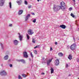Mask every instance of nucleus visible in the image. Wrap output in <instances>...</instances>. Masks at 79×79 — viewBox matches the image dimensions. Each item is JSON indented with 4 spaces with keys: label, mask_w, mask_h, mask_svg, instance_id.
I'll use <instances>...</instances> for the list:
<instances>
[{
    "label": "nucleus",
    "mask_w": 79,
    "mask_h": 79,
    "mask_svg": "<svg viewBox=\"0 0 79 79\" xmlns=\"http://www.w3.org/2000/svg\"><path fill=\"white\" fill-rule=\"evenodd\" d=\"M27 32L28 34L29 35H32L33 34H34V31L30 29L27 31Z\"/></svg>",
    "instance_id": "obj_5"
},
{
    "label": "nucleus",
    "mask_w": 79,
    "mask_h": 79,
    "mask_svg": "<svg viewBox=\"0 0 79 79\" xmlns=\"http://www.w3.org/2000/svg\"><path fill=\"white\" fill-rule=\"evenodd\" d=\"M36 48H37V46H36V47H34V48L35 49Z\"/></svg>",
    "instance_id": "obj_44"
},
{
    "label": "nucleus",
    "mask_w": 79,
    "mask_h": 79,
    "mask_svg": "<svg viewBox=\"0 0 79 79\" xmlns=\"http://www.w3.org/2000/svg\"><path fill=\"white\" fill-rule=\"evenodd\" d=\"M33 23H35L36 22V19H35L33 21Z\"/></svg>",
    "instance_id": "obj_29"
},
{
    "label": "nucleus",
    "mask_w": 79,
    "mask_h": 79,
    "mask_svg": "<svg viewBox=\"0 0 79 79\" xmlns=\"http://www.w3.org/2000/svg\"><path fill=\"white\" fill-rule=\"evenodd\" d=\"M41 74H43V75L45 74V73H42Z\"/></svg>",
    "instance_id": "obj_49"
},
{
    "label": "nucleus",
    "mask_w": 79,
    "mask_h": 79,
    "mask_svg": "<svg viewBox=\"0 0 79 79\" xmlns=\"http://www.w3.org/2000/svg\"><path fill=\"white\" fill-rule=\"evenodd\" d=\"M52 59H51L47 60V63L48 65H49V64H50V62L52 60Z\"/></svg>",
    "instance_id": "obj_10"
},
{
    "label": "nucleus",
    "mask_w": 79,
    "mask_h": 79,
    "mask_svg": "<svg viewBox=\"0 0 79 79\" xmlns=\"http://www.w3.org/2000/svg\"><path fill=\"white\" fill-rule=\"evenodd\" d=\"M0 75L1 76H6V72L5 70H3L0 72Z\"/></svg>",
    "instance_id": "obj_3"
},
{
    "label": "nucleus",
    "mask_w": 79,
    "mask_h": 79,
    "mask_svg": "<svg viewBox=\"0 0 79 79\" xmlns=\"http://www.w3.org/2000/svg\"><path fill=\"white\" fill-rule=\"evenodd\" d=\"M60 6H54V7L53 8V10L55 11H58V10H59L61 9V8H60Z\"/></svg>",
    "instance_id": "obj_2"
},
{
    "label": "nucleus",
    "mask_w": 79,
    "mask_h": 79,
    "mask_svg": "<svg viewBox=\"0 0 79 79\" xmlns=\"http://www.w3.org/2000/svg\"><path fill=\"white\" fill-rule=\"evenodd\" d=\"M71 76V75H69V76Z\"/></svg>",
    "instance_id": "obj_55"
},
{
    "label": "nucleus",
    "mask_w": 79,
    "mask_h": 79,
    "mask_svg": "<svg viewBox=\"0 0 79 79\" xmlns=\"http://www.w3.org/2000/svg\"><path fill=\"white\" fill-rule=\"evenodd\" d=\"M38 2H39V1H41V0H37Z\"/></svg>",
    "instance_id": "obj_50"
},
{
    "label": "nucleus",
    "mask_w": 79,
    "mask_h": 79,
    "mask_svg": "<svg viewBox=\"0 0 79 79\" xmlns=\"http://www.w3.org/2000/svg\"><path fill=\"white\" fill-rule=\"evenodd\" d=\"M34 53L35 54H37V51L36 50H34Z\"/></svg>",
    "instance_id": "obj_31"
},
{
    "label": "nucleus",
    "mask_w": 79,
    "mask_h": 79,
    "mask_svg": "<svg viewBox=\"0 0 79 79\" xmlns=\"http://www.w3.org/2000/svg\"><path fill=\"white\" fill-rule=\"evenodd\" d=\"M60 63V61H59V60L57 59H56L55 62V65L56 66H58V65H59V63Z\"/></svg>",
    "instance_id": "obj_7"
},
{
    "label": "nucleus",
    "mask_w": 79,
    "mask_h": 79,
    "mask_svg": "<svg viewBox=\"0 0 79 79\" xmlns=\"http://www.w3.org/2000/svg\"><path fill=\"white\" fill-rule=\"evenodd\" d=\"M60 5L61 6H60V9L63 11H64L65 9H66V7H65L66 4L64 2H60Z\"/></svg>",
    "instance_id": "obj_1"
},
{
    "label": "nucleus",
    "mask_w": 79,
    "mask_h": 79,
    "mask_svg": "<svg viewBox=\"0 0 79 79\" xmlns=\"http://www.w3.org/2000/svg\"><path fill=\"white\" fill-rule=\"evenodd\" d=\"M23 56L25 58H28V55H27V52L26 51H24L23 52Z\"/></svg>",
    "instance_id": "obj_6"
},
{
    "label": "nucleus",
    "mask_w": 79,
    "mask_h": 79,
    "mask_svg": "<svg viewBox=\"0 0 79 79\" xmlns=\"http://www.w3.org/2000/svg\"><path fill=\"white\" fill-rule=\"evenodd\" d=\"M9 6L10 8H11V2L9 3Z\"/></svg>",
    "instance_id": "obj_24"
},
{
    "label": "nucleus",
    "mask_w": 79,
    "mask_h": 79,
    "mask_svg": "<svg viewBox=\"0 0 79 79\" xmlns=\"http://www.w3.org/2000/svg\"><path fill=\"white\" fill-rule=\"evenodd\" d=\"M5 2V0H0V6H3Z\"/></svg>",
    "instance_id": "obj_9"
},
{
    "label": "nucleus",
    "mask_w": 79,
    "mask_h": 79,
    "mask_svg": "<svg viewBox=\"0 0 79 79\" xmlns=\"http://www.w3.org/2000/svg\"><path fill=\"white\" fill-rule=\"evenodd\" d=\"M36 46H37V48H39V47H40V46L39 45H37Z\"/></svg>",
    "instance_id": "obj_47"
},
{
    "label": "nucleus",
    "mask_w": 79,
    "mask_h": 79,
    "mask_svg": "<svg viewBox=\"0 0 79 79\" xmlns=\"http://www.w3.org/2000/svg\"><path fill=\"white\" fill-rule=\"evenodd\" d=\"M53 50V49H52V48H50V50L51 51H52V50Z\"/></svg>",
    "instance_id": "obj_46"
},
{
    "label": "nucleus",
    "mask_w": 79,
    "mask_h": 79,
    "mask_svg": "<svg viewBox=\"0 0 79 79\" xmlns=\"http://www.w3.org/2000/svg\"><path fill=\"white\" fill-rule=\"evenodd\" d=\"M68 58L70 60H71L72 59V55H69V57H68Z\"/></svg>",
    "instance_id": "obj_14"
},
{
    "label": "nucleus",
    "mask_w": 79,
    "mask_h": 79,
    "mask_svg": "<svg viewBox=\"0 0 79 79\" xmlns=\"http://www.w3.org/2000/svg\"><path fill=\"white\" fill-rule=\"evenodd\" d=\"M22 76L23 77H26V75L25 74H22Z\"/></svg>",
    "instance_id": "obj_23"
},
{
    "label": "nucleus",
    "mask_w": 79,
    "mask_h": 79,
    "mask_svg": "<svg viewBox=\"0 0 79 79\" xmlns=\"http://www.w3.org/2000/svg\"><path fill=\"white\" fill-rule=\"evenodd\" d=\"M20 61H21V62H22L23 63H24V64L26 63V62H25V61L24 60H20Z\"/></svg>",
    "instance_id": "obj_16"
},
{
    "label": "nucleus",
    "mask_w": 79,
    "mask_h": 79,
    "mask_svg": "<svg viewBox=\"0 0 79 79\" xmlns=\"http://www.w3.org/2000/svg\"><path fill=\"white\" fill-rule=\"evenodd\" d=\"M23 35H20V41H21L23 40Z\"/></svg>",
    "instance_id": "obj_18"
},
{
    "label": "nucleus",
    "mask_w": 79,
    "mask_h": 79,
    "mask_svg": "<svg viewBox=\"0 0 79 79\" xmlns=\"http://www.w3.org/2000/svg\"><path fill=\"white\" fill-rule=\"evenodd\" d=\"M42 61H43L42 63H45V59H44V58H43L41 60Z\"/></svg>",
    "instance_id": "obj_21"
},
{
    "label": "nucleus",
    "mask_w": 79,
    "mask_h": 79,
    "mask_svg": "<svg viewBox=\"0 0 79 79\" xmlns=\"http://www.w3.org/2000/svg\"><path fill=\"white\" fill-rule=\"evenodd\" d=\"M31 14L32 15H35V14L34 13H31Z\"/></svg>",
    "instance_id": "obj_40"
},
{
    "label": "nucleus",
    "mask_w": 79,
    "mask_h": 79,
    "mask_svg": "<svg viewBox=\"0 0 79 79\" xmlns=\"http://www.w3.org/2000/svg\"><path fill=\"white\" fill-rule=\"evenodd\" d=\"M18 34L19 35V40H20V33H18Z\"/></svg>",
    "instance_id": "obj_28"
},
{
    "label": "nucleus",
    "mask_w": 79,
    "mask_h": 79,
    "mask_svg": "<svg viewBox=\"0 0 79 79\" xmlns=\"http://www.w3.org/2000/svg\"><path fill=\"white\" fill-rule=\"evenodd\" d=\"M27 37L28 40L30 38V37L29 36V35H28V34H27Z\"/></svg>",
    "instance_id": "obj_22"
},
{
    "label": "nucleus",
    "mask_w": 79,
    "mask_h": 79,
    "mask_svg": "<svg viewBox=\"0 0 79 79\" xmlns=\"http://www.w3.org/2000/svg\"><path fill=\"white\" fill-rule=\"evenodd\" d=\"M20 2H22V0H20Z\"/></svg>",
    "instance_id": "obj_53"
},
{
    "label": "nucleus",
    "mask_w": 79,
    "mask_h": 79,
    "mask_svg": "<svg viewBox=\"0 0 79 79\" xmlns=\"http://www.w3.org/2000/svg\"><path fill=\"white\" fill-rule=\"evenodd\" d=\"M73 2H75V0H72Z\"/></svg>",
    "instance_id": "obj_52"
},
{
    "label": "nucleus",
    "mask_w": 79,
    "mask_h": 79,
    "mask_svg": "<svg viewBox=\"0 0 79 79\" xmlns=\"http://www.w3.org/2000/svg\"><path fill=\"white\" fill-rule=\"evenodd\" d=\"M17 61H19V62H20V60H17Z\"/></svg>",
    "instance_id": "obj_48"
},
{
    "label": "nucleus",
    "mask_w": 79,
    "mask_h": 79,
    "mask_svg": "<svg viewBox=\"0 0 79 79\" xmlns=\"http://www.w3.org/2000/svg\"><path fill=\"white\" fill-rule=\"evenodd\" d=\"M75 47H76V44H73L70 46V49L72 50H75Z\"/></svg>",
    "instance_id": "obj_4"
},
{
    "label": "nucleus",
    "mask_w": 79,
    "mask_h": 79,
    "mask_svg": "<svg viewBox=\"0 0 79 79\" xmlns=\"http://www.w3.org/2000/svg\"><path fill=\"white\" fill-rule=\"evenodd\" d=\"M31 57H33L34 56L33 55L32 53V52H31Z\"/></svg>",
    "instance_id": "obj_30"
},
{
    "label": "nucleus",
    "mask_w": 79,
    "mask_h": 79,
    "mask_svg": "<svg viewBox=\"0 0 79 79\" xmlns=\"http://www.w3.org/2000/svg\"><path fill=\"white\" fill-rule=\"evenodd\" d=\"M54 71V70H53V69L52 68H51V73H53V72Z\"/></svg>",
    "instance_id": "obj_17"
},
{
    "label": "nucleus",
    "mask_w": 79,
    "mask_h": 79,
    "mask_svg": "<svg viewBox=\"0 0 79 79\" xmlns=\"http://www.w3.org/2000/svg\"><path fill=\"white\" fill-rule=\"evenodd\" d=\"M58 55L59 56H63V54L61 52L58 53Z\"/></svg>",
    "instance_id": "obj_15"
},
{
    "label": "nucleus",
    "mask_w": 79,
    "mask_h": 79,
    "mask_svg": "<svg viewBox=\"0 0 79 79\" xmlns=\"http://www.w3.org/2000/svg\"><path fill=\"white\" fill-rule=\"evenodd\" d=\"M55 44L56 45H57V44H58V43H57V42H56L55 43Z\"/></svg>",
    "instance_id": "obj_43"
},
{
    "label": "nucleus",
    "mask_w": 79,
    "mask_h": 79,
    "mask_svg": "<svg viewBox=\"0 0 79 79\" xmlns=\"http://www.w3.org/2000/svg\"><path fill=\"white\" fill-rule=\"evenodd\" d=\"M18 14L19 15H20V10H19V11L18 13Z\"/></svg>",
    "instance_id": "obj_34"
},
{
    "label": "nucleus",
    "mask_w": 79,
    "mask_h": 79,
    "mask_svg": "<svg viewBox=\"0 0 79 79\" xmlns=\"http://www.w3.org/2000/svg\"><path fill=\"white\" fill-rule=\"evenodd\" d=\"M69 66V65L68 64H66V68H68Z\"/></svg>",
    "instance_id": "obj_36"
},
{
    "label": "nucleus",
    "mask_w": 79,
    "mask_h": 79,
    "mask_svg": "<svg viewBox=\"0 0 79 79\" xmlns=\"http://www.w3.org/2000/svg\"><path fill=\"white\" fill-rule=\"evenodd\" d=\"M18 78H19V79H20V75H19Z\"/></svg>",
    "instance_id": "obj_42"
},
{
    "label": "nucleus",
    "mask_w": 79,
    "mask_h": 79,
    "mask_svg": "<svg viewBox=\"0 0 79 79\" xmlns=\"http://www.w3.org/2000/svg\"><path fill=\"white\" fill-rule=\"evenodd\" d=\"M70 15L71 16L73 17V18H74V17H75V16L73 13H71Z\"/></svg>",
    "instance_id": "obj_20"
},
{
    "label": "nucleus",
    "mask_w": 79,
    "mask_h": 79,
    "mask_svg": "<svg viewBox=\"0 0 79 79\" xmlns=\"http://www.w3.org/2000/svg\"><path fill=\"white\" fill-rule=\"evenodd\" d=\"M1 46L2 47V48H3V44L1 43Z\"/></svg>",
    "instance_id": "obj_35"
},
{
    "label": "nucleus",
    "mask_w": 79,
    "mask_h": 79,
    "mask_svg": "<svg viewBox=\"0 0 79 79\" xmlns=\"http://www.w3.org/2000/svg\"><path fill=\"white\" fill-rule=\"evenodd\" d=\"M28 8H32V6L30 5L28 7Z\"/></svg>",
    "instance_id": "obj_32"
},
{
    "label": "nucleus",
    "mask_w": 79,
    "mask_h": 79,
    "mask_svg": "<svg viewBox=\"0 0 79 79\" xmlns=\"http://www.w3.org/2000/svg\"><path fill=\"white\" fill-rule=\"evenodd\" d=\"M9 66H10V67H12V64H10Z\"/></svg>",
    "instance_id": "obj_39"
},
{
    "label": "nucleus",
    "mask_w": 79,
    "mask_h": 79,
    "mask_svg": "<svg viewBox=\"0 0 79 79\" xmlns=\"http://www.w3.org/2000/svg\"><path fill=\"white\" fill-rule=\"evenodd\" d=\"M23 10H20V15H21L23 13Z\"/></svg>",
    "instance_id": "obj_27"
},
{
    "label": "nucleus",
    "mask_w": 79,
    "mask_h": 79,
    "mask_svg": "<svg viewBox=\"0 0 79 79\" xmlns=\"http://www.w3.org/2000/svg\"><path fill=\"white\" fill-rule=\"evenodd\" d=\"M24 2L25 5H27V1L25 0Z\"/></svg>",
    "instance_id": "obj_25"
},
{
    "label": "nucleus",
    "mask_w": 79,
    "mask_h": 79,
    "mask_svg": "<svg viewBox=\"0 0 79 79\" xmlns=\"http://www.w3.org/2000/svg\"><path fill=\"white\" fill-rule=\"evenodd\" d=\"M13 44L15 45H17L19 43V41L16 40H14L13 41Z\"/></svg>",
    "instance_id": "obj_8"
},
{
    "label": "nucleus",
    "mask_w": 79,
    "mask_h": 79,
    "mask_svg": "<svg viewBox=\"0 0 79 79\" xmlns=\"http://www.w3.org/2000/svg\"><path fill=\"white\" fill-rule=\"evenodd\" d=\"M35 40L34 39H32V42L33 43H34V44H35Z\"/></svg>",
    "instance_id": "obj_19"
},
{
    "label": "nucleus",
    "mask_w": 79,
    "mask_h": 79,
    "mask_svg": "<svg viewBox=\"0 0 79 79\" xmlns=\"http://www.w3.org/2000/svg\"><path fill=\"white\" fill-rule=\"evenodd\" d=\"M16 2L18 3L19 5H20V2L19 1H16Z\"/></svg>",
    "instance_id": "obj_26"
},
{
    "label": "nucleus",
    "mask_w": 79,
    "mask_h": 79,
    "mask_svg": "<svg viewBox=\"0 0 79 79\" xmlns=\"http://www.w3.org/2000/svg\"><path fill=\"white\" fill-rule=\"evenodd\" d=\"M67 48H69V46H68L67 47Z\"/></svg>",
    "instance_id": "obj_45"
},
{
    "label": "nucleus",
    "mask_w": 79,
    "mask_h": 79,
    "mask_svg": "<svg viewBox=\"0 0 79 79\" xmlns=\"http://www.w3.org/2000/svg\"><path fill=\"white\" fill-rule=\"evenodd\" d=\"M9 26L10 27H12V24H10Z\"/></svg>",
    "instance_id": "obj_38"
},
{
    "label": "nucleus",
    "mask_w": 79,
    "mask_h": 79,
    "mask_svg": "<svg viewBox=\"0 0 79 79\" xmlns=\"http://www.w3.org/2000/svg\"><path fill=\"white\" fill-rule=\"evenodd\" d=\"M3 59L4 60H7L8 59V55H6V56H5L4 58Z\"/></svg>",
    "instance_id": "obj_13"
},
{
    "label": "nucleus",
    "mask_w": 79,
    "mask_h": 79,
    "mask_svg": "<svg viewBox=\"0 0 79 79\" xmlns=\"http://www.w3.org/2000/svg\"><path fill=\"white\" fill-rule=\"evenodd\" d=\"M77 62H79V58H77Z\"/></svg>",
    "instance_id": "obj_41"
},
{
    "label": "nucleus",
    "mask_w": 79,
    "mask_h": 79,
    "mask_svg": "<svg viewBox=\"0 0 79 79\" xmlns=\"http://www.w3.org/2000/svg\"><path fill=\"white\" fill-rule=\"evenodd\" d=\"M73 10V8L72 7H70L69 8V11H71Z\"/></svg>",
    "instance_id": "obj_33"
},
{
    "label": "nucleus",
    "mask_w": 79,
    "mask_h": 79,
    "mask_svg": "<svg viewBox=\"0 0 79 79\" xmlns=\"http://www.w3.org/2000/svg\"><path fill=\"white\" fill-rule=\"evenodd\" d=\"M60 27H61V28H62V29H64L66 27V26H65L64 25H61L60 26Z\"/></svg>",
    "instance_id": "obj_11"
},
{
    "label": "nucleus",
    "mask_w": 79,
    "mask_h": 79,
    "mask_svg": "<svg viewBox=\"0 0 79 79\" xmlns=\"http://www.w3.org/2000/svg\"><path fill=\"white\" fill-rule=\"evenodd\" d=\"M30 16L31 15H30V14L28 15L25 17V21H27V20L29 19V18L30 17Z\"/></svg>",
    "instance_id": "obj_12"
},
{
    "label": "nucleus",
    "mask_w": 79,
    "mask_h": 79,
    "mask_svg": "<svg viewBox=\"0 0 79 79\" xmlns=\"http://www.w3.org/2000/svg\"><path fill=\"white\" fill-rule=\"evenodd\" d=\"M11 59H9L8 60V61L9 62H10V61H11Z\"/></svg>",
    "instance_id": "obj_37"
},
{
    "label": "nucleus",
    "mask_w": 79,
    "mask_h": 79,
    "mask_svg": "<svg viewBox=\"0 0 79 79\" xmlns=\"http://www.w3.org/2000/svg\"><path fill=\"white\" fill-rule=\"evenodd\" d=\"M23 79V78L22 77H20V79Z\"/></svg>",
    "instance_id": "obj_51"
},
{
    "label": "nucleus",
    "mask_w": 79,
    "mask_h": 79,
    "mask_svg": "<svg viewBox=\"0 0 79 79\" xmlns=\"http://www.w3.org/2000/svg\"><path fill=\"white\" fill-rule=\"evenodd\" d=\"M29 60H30V61H31V59H29Z\"/></svg>",
    "instance_id": "obj_54"
}]
</instances>
